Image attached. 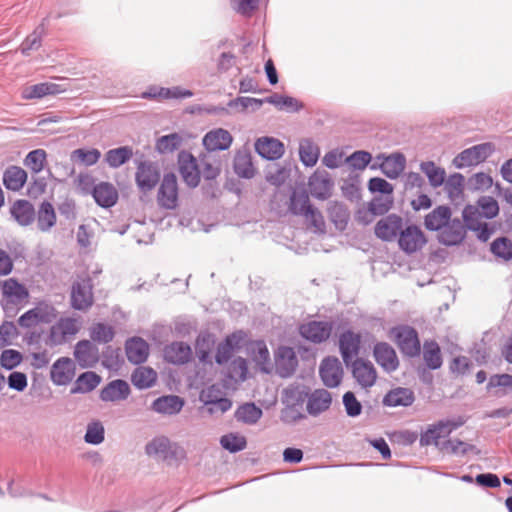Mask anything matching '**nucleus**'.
Returning <instances> with one entry per match:
<instances>
[{
    "mask_svg": "<svg viewBox=\"0 0 512 512\" xmlns=\"http://www.w3.org/2000/svg\"><path fill=\"white\" fill-rule=\"evenodd\" d=\"M465 237V225L458 218H450L437 234L438 242L448 247L460 245Z\"/></svg>",
    "mask_w": 512,
    "mask_h": 512,
    "instance_id": "nucleus-9",
    "label": "nucleus"
},
{
    "mask_svg": "<svg viewBox=\"0 0 512 512\" xmlns=\"http://www.w3.org/2000/svg\"><path fill=\"white\" fill-rule=\"evenodd\" d=\"M332 403L331 393L326 389H315L308 392L306 409L309 415L316 417L327 411Z\"/></svg>",
    "mask_w": 512,
    "mask_h": 512,
    "instance_id": "nucleus-22",
    "label": "nucleus"
},
{
    "mask_svg": "<svg viewBox=\"0 0 512 512\" xmlns=\"http://www.w3.org/2000/svg\"><path fill=\"white\" fill-rule=\"evenodd\" d=\"M350 368L353 378L362 388H369L375 384L377 373L370 361L356 358L351 362Z\"/></svg>",
    "mask_w": 512,
    "mask_h": 512,
    "instance_id": "nucleus-15",
    "label": "nucleus"
},
{
    "mask_svg": "<svg viewBox=\"0 0 512 512\" xmlns=\"http://www.w3.org/2000/svg\"><path fill=\"white\" fill-rule=\"evenodd\" d=\"M129 394V384L125 380L116 379L102 388L100 391V399L104 402H116L127 399Z\"/></svg>",
    "mask_w": 512,
    "mask_h": 512,
    "instance_id": "nucleus-27",
    "label": "nucleus"
},
{
    "mask_svg": "<svg viewBox=\"0 0 512 512\" xmlns=\"http://www.w3.org/2000/svg\"><path fill=\"white\" fill-rule=\"evenodd\" d=\"M184 405V401L177 395H166L155 399L151 409L159 414L175 415L179 413Z\"/></svg>",
    "mask_w": 512,
    "mask_h": 512,
    "instance_id": "nucleus-31",
    "label": "nucleus"
},
{
    "mask_svg": "<svg viewBox=\"0 0 512 512\" xmlns=\"http://www.w3.org/2000/svg\"><path fill=\"white\" fill-rule=\"evenodd\" d=\"M480 213L474 207L468 205L463 209L462 218L463 224L465 225L466 231H474L478 229V226L483 222L480 221Z\"/></svg>",
    "mask_w": 512,
    "mask_h": 512,
    "instance_id": "nucleus-62",
    "label": "nucleus"
},
{
    "mask_svg": "<svg viewBox=\"0 0 512 512\" xmlns=\"http://www.w3.org/2000/svg\"><path fill=\"white\" fill-rule=\"evenodd\" d=\"M372 160L368 151L358 150L346 158V163L354 170H364Z\"/></svg>",
    "mask_w": 512,
    "mask_h": 512,
    "instance_id": "nucleus-60",
    "label": "nucleus"
},
{
    "mask_svg": "<svg viewBox=\"0 0 512 512\" xmlns=\"http://www.w3.org/2000/svg\"><path fill=\"white\" fill-rule=\"evenodd\" d=\"M343 405L349 417H357L362 412V404L351 391H348L343 395Z\"/></svg>",
    "mask_w": 512,
    "mask_h": 512,
    "instance_id": "nucleus-64",
    "label": "nucleus"
},
{
    "mask_svg": "<svg viewBox=\"0 0 512 512\" xmlns=\"http://www.w3.org/2000/svg\"><path fill=\"white\" fill-rule=\"evenodd\" d=\"M192 356L191 347L182 341H176L167 345L164 349V358L167 362L183 365L190 361Z\"/></svg>",
    "mask_w": 512,
    "mask_h": 512,
    "instance_id": "nucleus-26",
    "label": "nucleus"
},
{
    "mask_svg": "<svg viewBox=\"0 0 512 512\" xmlns=\"http://www.w3.org/2000/svg\"><path fill=\"white\" fill-rule=\"evenodd\" d=\"M157 380V373L154 369L147 366L137 367L132 375L131 382L137 389H148L152 387Z\"/></svg>",
    "mask_w": 512,
    "mask_h": 512,
    "instance_id": "nucleus-40",
    "label": "nucleus"
},
{
    "mask_svg": "<svg viewBox=\"0 0 512 512\" xmlns=\"http://www.w3.org/2000/svg\"><path fill=\"white\" fill-rule=\"evenodd\" d=\"M136 183L140 190L151 191L159 182L160 171L157 164L151 161H140L135 174Z\"/></svg>",
    "mask_w": 512,
    "mask_h": 512,
    "instance_id": "nucleus-11",
    "label": "nucleus"
},
{
    "mask_svg": "<svg viewBox=\"0 0 512 512\" xmlns=\"http://www.w3.org/2000/svg\"><path fill=\"white\" fill-rule=\"evenodd\" d=\"M27 172L15 165L8 166L3 172V185L7 190L19 191L27 181Z\"/></svg>",
    "mask_w": 512,
    "mask_h": 512,
    "instance_id": "nucleus-33",
    "label": "nucleus"
},
{
    "mask_svg": "<svg viewBox=\"0 0 512 512\" xmlns=\"http://www.w3.org/2000/svg\"><path fill=\"white\" fill-rule=\"evenodd\" d=\"M427 243L422 230L414 224L406 226L399 233L398 244L402 251L407 254L421 250Z\"/></svg>",
    "mask_w": 512,
    "mask_h": 512,
    "instance_id": "nucleus-6",
    "label": "nucleus"
},
{
    "mask_svg": "<svg viewBox=\"0 0 512 512\" xmlns=\"http://www.w3.org/2000/svg\"><path fill=\"white\" fill-rule=\"evenodd\" d=\"M125 352L130 363L139 365L147 360L149 345L141 337H132L125 343Z\"/></svg>",
    "mask_w": 512,
    "mask_h": 512,
    "instance_id": "nucleus-25",
    "label": "nucleus"
},
{
    "mask_svg": "<svg viewBox=\"0 0 512 512\" xmlns=\"http://www.w3.org/2000/svg\"><path fill=\"white\" fill-rule=\"evenodd\" d=\"M319 375L326 387H338L343 378V368L339 359L333 356L325 357L321 361Z\"/></svg>",
    "mask_w": 512,
    "mask_h": 512,
    "instance_id": "nucleus-10",
    "label": "nucleus"
},
{
    "mask_svg": "<svg viewBox=\"0 0 512 512\" xmlns=\"http://www.w3.org/2000/svg\"><path fill=\"white\" fill-rule=\"evenodd\" d=\"M491 143L474 145L460 152L453 160V164L459 168H465L484 162L493 152Z\"/></svg>",
    "mask_w": 512,
    "mask_h": 512,
    "instance_id": "nucleus-3",
    "label": "nucleus"
},
{
    "mask_svg": "<svg viewBox=\"0 0 512 512\" xmlns=\"http://www.w3.org/2000/svg\"><path fill=\"white\" fill-rule=\"evenodd\" d=\"M2 293L12 304L21 303L29 297L26 287L14 278H9L3 282Z\"/></svg>",
    "mask_w": 512,
    "mask_h": 512,
    "instance_id": "nucleus-35",
    "label": "nucleus"
},
{
    "mask_svg": "<svg viewBox=\"0 0 512 512\" xmlns=\"http://www.w3.org/2000/svg\"><path fill=\"white\" fill-rule=\"evenodd\" d=\"M486 390L498 398L511 393L512 375L508 373L491 375L488 379Z\"/></svg>",
    "mask_w": 512,
    "mask_h": 512,
    "instance_id": "nucleus-34",
    "label": "nucleus"
},
{
    "mask_svg": "<svg viewBox=\"0 0 512 512\" xmlns=\"http://www.w3.org/2000/svg\"><path fill=\"white\" fill-rule=\"evenodd\" d=\"M56 223V214L53 205L44 201L38 210L37 225L43 232L49 231Z\"/></svg>",
    "mask_w": 512,
    "mask_h": 512,
    "instance_id": "nucleus-45",
    "label": "nucleus"
},
{
    "mask_svg": "<svg viewBox=\"0 0 512 512\" xmlns=\"http://www.w3.org/2000/svg\"><path fill=\"white\" fill-rule=\"evenodd\" d=\"M105 439V428L101 421L93 420L88 423L86 433L84 435V441L87 444L99 445Z\"/></svg>",
    "mask_w": 512,
    "mask_h": 512,
    "instance_id": "nucleus-53",
    "label": "nucleus"
},
{
    "mask_svg": "<svg viewBox=\"0 0 512 512\" xmlns=\"http://www.w3.org/2000/svg\"><path fill=\"white\" fill-rule=\"evenodd\" d=\"M149 456H157L164 461L180 462L186 458L185 449L166 436L153 438L145 447Z\"/></svg>",
    "mask_w": 512,
    "mask_h": 512,
    "instance_id": "nucleus-2",
    "label": "nucleus"
},
{
    "mask_svg": "<svg viewBox=\"0 0 512 512\" xmlns=\"http://www.w3.org/2000/svg\"><path fill=\"white\" fill-rule=\"evenodd\" d=\"M308 187L314 198L326 200L331 195L333 181L326 170H316L309 178Z\"/></svg>",
    "mask_w": 512,
    "mask_h": 512,
    "instance_id": "nucleus-17",
    "label": "nucleus"
},
{
    "mask_svg": "<svg viewBox=\"0 0 512 512\" xmlns=\"http://www.w3.org/2000/svg\"><path fill=\"white\" fill-rule=\"evenodd\" d=\"M214 336L210 333H201L195 342V352L198 359L207 363L210 360V352L214 346Z\"/></svg>",
    "mask_w": 512,
    "mask_h": 512,
    "instance_id": "nucleus-50",
    "label": "nucleus"
},
{
    "mask_svg": "<svg viewBox=\"0 0 512 512\" xmlns=\"http://www.w3.org/2000/svg\"><path fill=\"white\" fill-rule=\"evenodd\" d=\"M31 310L35 315L36 319H38V321L44 324L51 323L56 317L55 308L47 302H40Z\"/></svg>",
    "mask_w": 512,
    "mask_h": 512,
    "instance_id": "nucleus-61",
    "label": "nucleus"
},
{
    "mask_svg": "<svg viewBox=\"0 0 512 512\" xmlns=\"http://www.w3.org/2000/svg\"><path fill=\"white\" fill-rule=\"evenodd\" d=\"M92 196L95 202L103 208L114 206L118 200V192L109 182H101L92 189Z\"/></svg>",
    "mask_w": 512,
    "mask_h": 512,
    "instance_id": "nucleus-28",
    "label": "nucleus"
},
{
    "mask_svg": "<svg viewBox=\"0 0 512 512\" xmlns=\"http://www.w3.org/2000/svg\"><path fill=\"white\" fill-rule=\"evenodd\" d=\"M73 354L81 368L93 367L99 360V350L89 340H80L75 345Z\"/></svg>",
    "mask_w": 512,
    "mask_h": 512,
    "instance_id": "nucleus-21",
    "label": "nucleus"
},
{
    "mask_svg": "<svg viewBox=\"0 0 512 512\" xmlns=\"http://www.w3.org/2000/svg\"><path fill=\"white\" fill-rule=\"evenodd\" d=\"M255 150L264 159L277 160L284 154V145L276 138L261 137L255 142Z\"/></svg>",
    "mask_w": 512,
    "mask_h": 512,
    "instance_id": "nucleus-24",
    "label": "nucleus"
},
{
    "mask_svg": "<svg viewBox=\"0 0 512 512\" xmlns=\"http://www.w3.org/2000/svg\"><path fill=\"white\" fill-rule=\"evenodd\" d=\"M403 228V219L396 214H389L375 225V235L383 241H391L399 237Z\"/></svg>",
    "mask_w": 512,
    "mask_h": 512,
    "instance_id": "nucleus-19",
    "label": "nucleus"
},
{
    "mask_svg": "<svg viewBox=\"0 0 512 512\" xmlns=\"http://www.w3.org/2000/svg\"><path fill=\"white\" fill-rule=\"evenodd\" d=\"M420 170L426 175L429 184L433 188H438L443 185L446 178L444 168L437 166L433 161H422L420 163Z\"/></svg>",
    "mask_w": 512,
    "mask_h": 512,
    "instance_id": "nucleus-43",
    "label": "nucleus"
},
{
    "mask_svg": "<svg viewBox=\"0 0 512 512\" xmlns=\"http://www.w3.org/2000/svg\"><path fill=\"white\" fill-rule=\"evenodd\" d=\"M423 358L426 366L431 370H437L442 366L441 351L437 342L426 341L424 343Z\"/></svg>",
    "mask_w": 512,
    "mask_h": 512,
    "instance_id": "nucleus-47",
    "label": "nucleus"
},
{
    "mask_svg": "<svg viewBox=\"0 0 512 512\" xmlns=\"http://www.w3.org/2000/svg\"><path fill=\"white\" fill-rule=\"evenodd\" d=\"M47 161V153L44 149H35L30 151L24 158V165L31 170V172L37 174L41 172Z\"/></svg>",
    "mask_w": 512,
    "mask_h": 512,
    "instance_id": "nucleus-52",
    "label": "nucleus"
},
{
    "mask_svg": "<svg viewBox=\"0 0 512 512\" xmlns=\"http://www.w3.org/2000/svg\"><path fill=\"white\" fill-rule=\"evenodd\" d=\"M308 397V389L305 386L291 385L283 390V404L303 408Z\"/></svg>",
    "mask_w": 512,
    "mask_h": 512,
    "instance_id": "nucleus-42",
    "label": "nucleus"
},
{
    "mask_svg": "<svg viewBox=\"0 0 512 512\" xmlns=\"http://www.w3.org/2000/svg\"><path fill=\"white\" fill-rule=\"evenodd\" d=\"M10 213L21 226H28L35 220L34 206L28 200H16L10 208Z\"/></svg>",
    "mask_w": 512,
    "mask_h": 512,
    "instance_id": "nucleus-32",
    "label": "nucleus"
},
{
    "mask_svg": "<svg viewBox=\"0 0 512 512\" xmlns=\"http://www.w3.org/2000/svg\"><path fill=\"white\" fill-rule=\"evenodd\" d=\"M333 325L328 321H310L299 328L300 335L306 340L320 344L329 339Z\"/></svg>",
    "mask_w": 512,
    "mask_h": 512,
    "instance_id": "nucleus-12",
    "label": "nucleus"
},
{
    "mask_svg": "<svg viewBox=\"0 0 512 512\" xmlns=\"http://www.w3.org/2000/svg\"><path fill=\"white\" fill-rule=\"evenodd\" d=\"M490 250L498 258L506 261L512 259V241L507 237L495 239L491 243Z\"/></svg>",
    "mask_w": 512,
    "mask_h": 512,
    "instance_id": "nucleus-57",
    "label": "nucleus"
},
{
    "mask_svg": "<svg viewBox=\"0 0 512 512\" xmlns=\"http://www.w3.org/2000/svg\"><path fill=\"white\" fill-rule=\"evenodd\" d=\"M46 21L47 18H44L21 43L20 51L24 56H29L32 51H36L41 47L42 37L46 34Z\"/></svg>",
    "mask_w": 512,
    "mask_h": 512,
    "instance_id": "nucleus-36",
    "label": "nucleus"
},
{
    "mask_svg": "<svg viewBox=\"0 0 512 512\" xmlns=\"http://www.w3.org/2000/svg\"><path fill=\"white\" fill-rule=\"evenodd\" d=\"M327 212L330 220L338 229L343 230L346 228L350 213L343 203L338 201L329 202Z\"/></svg>",
    "mask_w": 512,
    "mask_h": 512,
    "instance_id": "nucleus-41",
    "label": "nucleus"
},
{
    "mask_svg": "<svg viewBox=\"0 0 512 512\" xmlns=\"http://www.w3.org/2000/svg\"><path fill=\"white\" fill-rule=\"evenodd\" d=\"M101 382V377L93 371H86L81 373L73 387L71 388L72 394H86L93 391Z\"/></svg>",
    "mask_w": 512,
    "mask_h": 512,
    "instance_id": "nucleus-37",
    "label": "nucleus"
},
{
    "mask_svg": "<svg viewBox=\"0 0 512 512\" xmlns=\"http://www.w3.org/2000/svg\"><path fill=\"white\" fill-rule=\"evenodd\" d=\"M93 304L92 281L83 278L75 281L71 287V306L75 310L84 311Z\"/></svg>",
    "mask_w": 512,
    "mask_h": 512,
    "instance_id": "nucleus-7",
    "label": "nucleus"
},
{
    "mask_svg": "<svg viewBox=\"0 0 512 512\" xmlns=\"http://www.w3.org/2000/svg\"><path fill=\"white\" fill-rule=\"evenodd\" d=\"M452 211L447 205H440L429 212L424 218V226L429 231L439 232L451 218Z\"/></svg>",
    "mask_w": 512,
    "mask_h": 512,
    "instance_id": "nucleus-29",
    "label": "nucleus"
},
{
    "mask_svg": "<svg viewBox=\"0 0 512 512\" xmlns=\"http://www.w3.org/2000/svg\"><path fill=\"white\" fill-rule=\"evenodd\" d=\"M373 355L377 364L388 373L395 371L399 366L395 350L386 342L375 344Z\"/></svg>",
    "mask_w": 512,
    "mask_h": 512,
    "instance_id": "nucleus-20",
    "label": "nucleus"
},
{
    "mask_svg": "<svg viewBox=\"0 0 512 512\" xmlns=\"http://www.w3.org/2000/svg\"><path fill=\"white\" fill-rule=\"evenodd\" d=\"M289 208L292 214L305 217L311 226L317 230H324V218L321 212L310 203L308 193L305 190L292 193Z\"/></svg>",
    "mask_w": 512,
    "mask_h": 512,
    "instance_id": "nucleus-1",
    "label": "nucleus"
},
{
    "mask_svg": "<svg viewBox=\"0 0 512 512\" xmlns=\"http://www.w3.org/2000/svg\"><path fill=\"white\" fill-rule=\"evenodd\" d=\"M444 448H450L451 454L466 455L472 452L476 455L480 454V450L473 444H468L460 439H448L443 443Z\"/></svg>",
    "mask_w": 512,
    "mask_h": 512,
    "instance_id": "nucleus-56",
    "label": "nucleus"
},
{
    "mask_svg": "<svg viewBox=\"0 0 512 512\" xmlns=\"http://www.w3.org/2000/svg\"><path fill=\"white\" fill-rule=\"evenodd\" d=\"M133 156V150L130 146H121L110 149L105 153V162L111 168H118L125 164Z\"/></svg>",
    "mask_w": 512,
    "mask_h": 512,
    "instance_id": "nucleus-44",
    "label": "nucleus"
},
{
    "mask_svg": "<svg viewBox=\"0 0 512 512\" xmlns=\"http://www.w3.org/2000/svg\"><path fill=\"white\" fill-rule=\"evenodd\" d=\"M62 90L55 83L43 82L28 86L22 91V98L26 100L40 99L47 95H56Z\"/></svg>",
    "mask_w": 512,
    "mask_h": 512,
    "instance_id": "nucleus-39",
    "label": "nucleus"
},
{
    "mask_svg": "<svg viewBox=\"0 0 512 512\" xmlns=\"http://www.w3.org/2000/svg\"><path fill=\"white\" fill-rule=\"evenodd\" d=\"M415 401L414 392L409 388L397 387L390 390L383 398V405L387 407H408Z\"/></svg>",
    "mask_w": 512,
    "mask_h": 512,
    "instance_id": "nucleus-30",
    "label": "nucleus"
},
{
    "mask_svg": "<svg viewBox=\"0 0 512 512\" xmlns=\"http://www.w3.org/2000/svg\"><path fill=\"white\" fill-rule=\"evenodd\" d=\"M231 134L222 128L208 132L203 138V146L207 152L213 153L219 150H227L232 144Z\"/></svg>",
    "mask_w": 512,
    "mask_h": 512,
    "instance_id": "nucleus-23",
    "label": "nucleus"
},
{
    "mask_svg": "<svg viewBox=\"0 0 512 512\" xmlns=\"http://www.w3.org/2000/svg\"><path fill=\"white\" fill-rule=\"evenodd\" d=\"M395 340L402 354L416 357L420 354L421 345L417 331L410 326H400L393 329Z\"/></svg>",
    "mask_w": 512,
    "mask_h": 512,
    "instance_id": "nucleus-4",
    "label": "nucleus"
},
{
    "mask_svg": "<svg viewBox=\"0 0 512 512\" xmlns=\"http://www.w3.org/2000/svg\"><path fill=\"white\" fill-rule=\"evenodd\" d=\"M376 159L380 161L379 169L389 179L398 178L406 166V158L400 152H395L390 155L381 153L377 155Z\"/></svg>",
    "mask_w": 512,
    "mask_h": 512,
    "instance_id": "nucleus-16",
    "label": "nucleus"
},
{
    "mask_svg": "<svg viewBox=\"0 0 512 512\" xmlns=\"http://www.w3.org/2000/svg\"><path fill=\"white\" fill-rule=\"evenodd\" d=\"M299 156L306 167H313L319 158V148L311 139H303L299 144Z\"/></svg>",
    "mask_w": 512,
    "mask_h": 512,
    "instance_id": "nucleus-46",
    "label": "nucleus"
},
{
    "mask_svg": "<svg viewBox=\"0 0 512 512\" xmlns=\"http://www.w3.org/2000/svg\"><path fill=\"white\" fill-rule=\"evenodd\" d=\"M157 201L165 209H175L178 205V183L174 173H166L160 184Z\"/></svg>",
    "mask_w": 512,
    "mask_h": 512,
    "instance_id": "nucleus-5",
    "label": "nucleus"
},
{
    "mask_svg": "<svg viewBox=\"0 0 512 512\" xmlns=\"http://www.w3.org/2000/svg\"><path fill=\"white\" fill-rule=\"evenodd\" d=\"M22 361V354L14 349L3 350L0 355V365L6 370H12Z\"/></svg>",
    "mask_w": 512,
    "mask_h": 512,
    "instance_id": "nucleus-63",
    "label": "nucleus"
},
{
    "mask_svg": "<svg viewBox=\"0 0 512 512\" xmlns=\"http://www.w3.org/2000/svg\"><path fill=\"white\" fill-rule=\"evenodd\" d=\"M262 414V410L254 403H245L237 408L235 418L237 421L253 425L258 422Z\"/></svg>",
    "mask_w": 512,
    "mask_h": 512,
    "instance_id": "nucleus-48",
    "label": "nucleus"
},
{
    "mask_svg": "<svg viewBox=\"0 0 512 512\" xmlns=\"http://www.w3.org/2000/svg\"><path fill=\"white\" fill-rule=\"evenodd\" d=\"M298 359L293 348L281 346L275 353L276 372L283 378L290 377L296 370Z\"/></svg>",
    "mask_w": 512,
    "mask_h": 512,
    "instance_id": "nucleus-18",
    "label": "nucleus"
},
{
    "mask_svg": "<svg viewBox=\"0 0 512 512\" xmlns=\"http://www.w3.org/2000/svg\"><path fill=\"white\" fill-rule=\"evenodd\" d=\"M182 144V138L177 133L164 135L157 140L156 149L160 153H168L177 150Z\"/></svg>",
    "mask_w": 512,
    "mask_h": 512,
    "instance_id": "nucleus-58",
    "label": "nucleus"
},
{
    "mask_svg": "<svg viewBox=\"0 0 512 512\" xmlns=\"http://www.w3.org/2000/svg\"><path fill=\"white\" fill-rule=\"evenodd\" d=\"M238 344L239 340L234 334L227 336L225 340L217 346L215 355L216 363L219 365L226 363L231 358L234 349L238 347Z\"/></svg>",
    "mask_w": 512,
    "mask_h": 512,
    "instance_id": "nucleus-51",
    "label": "nucleus"
},
{
    "mask_svg": "<svg viewBox=\"0 0 512 512\" xmlns=\"http://www.w3.org/2000/svg\"><path fill=\"white\" fill-rule=\"evenodd\" d=\"M221 446L230 453H237L247 446L246 438L237 433H228L220 438Z\"/></svg>",
    "mask_w": 512,
    "mask_h": 512,
    "instance_id": "nucleus-55",
    "label": "nucleus"
},
{
    "mask_svg": "<svg viewBox=\"0 0 512 512\" xmlns=\"http://www.w3.org/2000/svg\"><path fill=\"white\" fill-rule=\"evenodd\" d=\"M115 331L112 326L104 323H96L90 328V338L92 341L107 344L113 340Z\"/></svg>",
    "mask_w": 512,
    "mask_h": 512,
    "instance_id": "nucleus-54",
    "label": "nucleus"
},
{
    "mask_svg": "<svg viewBox=\"0 0 512 512\" xmlns=\"http://www.w3.org/2000/svg\"><path fill=\"white\" fill-rule=\"evenodd\" d=\"M199 162L200 176L202 175L204 179L214 180L219 176L221 172V161L216 159L212 153H202L199 156Z\"/></svg>",
    "mask_w": 512,
    "mask_h": 512,
    "instance_id": "nucleus-38",
    "label": "nucleus"
},
{
    "mask_svg": "<svg viewBox=\"0 0 512 512\" xmlns=\"http://www.w3.org/2000/svg\"><path fill=\"white\" fill-rule=\"evenodd\" d=\"M179 172L183 181L191 188H195L200 182V167L197 159L187 151L178 154Z\"/></svg>",
    "mask_w": 512,
    "mask_h": 512,
    "instance_id": "nucleus-8",
    "label": "nucleus"
},
{
    "mask_svg": "<svg viewBox=\"0 0 512 512\" xmlns=\"http://www.w3.org/2000/svg\"><path fill=\"white\" fill-rule=\"evenodd\" d=\"M361 348V336L352 330H346L339 337V350L343 362L347 368L350 367Z\"/></svg>",
    "mask_w": 512,
    "mask_h": 512,
    "instance_id": "nucleus-13",
    "label": "nucleus"
},
{
    "mask_svg": "<svg viewBox=\"0 0 512 512\" xmlns=\"http://www.w3.org/2000/svg\"><path fill=\"white\" fill-rule=\"evenodd\" d=\"M73 160L79 161L86 166H92L98 162L101 157V153L98 149H76L71 155Z\"/></svg>",
    "mask_w": 512,
    "mask_h": 512,
    "instance_id": "nucleus-59",
    "label": "nucleus"
},
{
    "mask_svg": "<svg viewBox=\"0 0 512 512\" xmlns=\"http://www.w3.org/2000/svg\"><path fill=\"white\" fill-rule=\"evenodd\" d=\"M234 171L242 178L250 179L255 174V169L251 161V156L245 152H238L234 157Z\"/></svg>",
    "mask_w": 512,
    "mask_h": 512,
    "instance_id": "nucleus-49",
    "label": "nucleus"
},
{
    "mask_svg": "<svg viewBox=\"0 0 512 512\" xmlns=\"http://www.w3.org/2000/svg\"><path fill=\"white\" fill-rule=\"evenodd\" d=\"M75 372V362L69 357H60L51 367L50 378L55 385L66 386L73 380Z\"/></svg>",
    "mask_w": 512,
    "mask_h": 512,
    "instance_id": "nucleus-14",
    "label": "nucleus"
}]
</instances>
